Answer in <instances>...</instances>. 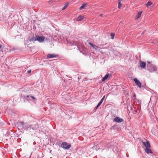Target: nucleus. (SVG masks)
I'll return each mask as SVG.
<instances>
[{
  "label": "nucleus",
  "instance_id": "f257e3e1",
  "mask_svg": "<svg viewBox=\"0 0 158 158\" xmlns=\"http://www.w3.org/2000/svg\"><path fill=\"white\" fill-rule=\"evenodd\" d=\"M71 146L70 144L67 143L66 142H63L61 144V147L64 149H69Z\"/></svg>",
  "mask_w": 158,
  "mask_h": 158
},
{
  "label": "nucleus",
  "instance_id": "f03ea898",
  "mask_svg": "<svg viewBox=\"0 0 158 158\" xmlns=\"http://www.w3.org/2000/svg\"><path fill=\"white\" fill-rule=\"evenodd\" d=\"M123 121V119L118 117H116L113 120L114 122H115L118 123H121Z\"/></svg>",
  "mask_w": 158,
  "mask_h": 158
},
{
  "label": "nucleus",
  "instance_id": "7ed1b4c3",
  "mask_svg": "<svg viewBox=\"0 0 158 158\" xmlns=\"http://www.w3.org/2000/svg\"><path fill=\"white\" fill-rule=\"evenodd\" d=\"M36 37L37 41L40 43L43 42L45 40V37L44 36H36Z\"/></svg>",
  "mask_w": 158,
  "mask_h": 158
},
{
  "label": "nucleus",
  "instance_id": "20e7f679",
  "mask_svg": "<svg viewBox=\"0 0 158 158\" xmlns=\"http://www.w3.org/2000/svg\"><path fill=\"white\" fill-rule=\"evenodd\" d=\"M58 55L54 54H48L47 55V57L48 58H52L57 57Z\"/></svg>",
  "mask_w": 158,
  "mask_h": 158
},
{
  "label": "nucleus",
  "instance_id": "39448f33",
  "mask_svg": "<svg viewBox=\"0 0 158 158\" xmlns=\"http://www.w3.org/2000/svg\"><path fill=\"white\" fill-rule=\"evenodd\" d=\"M134 80L135 81V83L139 87V88L141 87V84L140 82L137 78H135L134 79Z\"/></svg>",
  "mask_w": 158,
  "mask_h": 158
},
{
  "label": "nucleus",
  "instance_id": "423d86ee",
  "mask_svg": "<svg viewBox=\"0 0 158 158\" xmlns=\"http://www.w3.org/2000/svg\"><path fill=\"white\" fill-rule=\"evenodd\" d=\"M140 67L143 69H145L146 66V63L145 62L140 61L139 62Z\"/></svg>",
  "mask_w": 158,
  "mask_h": 158
},
{
  "label": "nucleus",
  "instance_id": "0eeeda50",
  "mask_svg": "<svg viewBox=\"0 0 158 158\" xmlns=\"http://www.w3.org/2000/svg\"><path fill=\"white\" fill-rule=\"evenodd\" d=\"M143 145L146 148L148 147H150V144L148 141H147L146 142H143Z\"/></svg>",
  "mask_w": 158,
  "mask_h": 158
},
{
  "label": "nucleus",
  "instance_id": "6e6552de",
  "mask_svg": "<svg viewBox=\"0 0 158 158\" xmlns=\"http://www.w3.org/2000/svg\"><path fill=\"white\" fill-rule=\"evenodd\" d=\"M84 18V16L82 15H79V16L77 20L76 21H81Z\"/></svg>",
  "mask_w": 158,
  "mask_h": 158
},
{
  "label": "nucleus",
  "instance_id": "1a4fd4ad",
  "mask_svg": "<svg viewBox=\"0 0 158 158\" xmlns=\"http://www.w3.org/2000/svg\"><path fill=\"white\" fill-rule=\"evenodd\" d=\"M142 13V11L139 12L136 16L135 19H138L139 18L141 17Z\"/></svg>",
  "mask_w": 158,
  "mask_h": 158
},
{
  "label": "nucleus",
  "instance_id": "9d476101",
  "mask_svg": "<svg viewBox=\"0 0 158 158\" xmlns=\"http://www.w3.org/2000/svg\"><path fill=\"white\" fill-rule=\"evenodd\" d=\"M109 76H110L109 74V73L106 74V75L104 77H103V78H102V81H104L106 80L108 77Z\"/></svg>",
  "mask_w": 158,
  "mask_h": 158
},
{
  "label": "nucleus",
  "instance_id": "9b49d317",
  "mask_svg": "<svg viewBox=\"0 0 158 158\" xmlns=\"http://www.w3.org/2000/svg\"><path fill=\"white\" fill-rule=\"evenodd\" d=\"M145 152H146L148 153H152L151 150L150 149L148 148H146L145 149Z\"/></svg>",
  "mask_w": 158,
  "mask_h": 158
},
{
  "label": "nucleus",
  "instance_id": "f8f14e48",
  "mask_svg": "<svg viewBox=\"0 0 158 158\" xmlns=\"http://www.w3.org/2000/svg\"><path fill=\"white\" fill-rule=\"evenodd\" d=\"M133 97L134 98L133 99L134 102H136L138 103H139V100L136 99V95L135 94H134L133 95Z\"/></svg>",
  "mask_w": 158,
  "mask_h": 158
},
{
  "label": "nucleus",
  "instance_id": "ddd939ff",
  "mask_svg": "<svg viewBox=\"0 0 158 158\" xmlns=\"http://www.w3.org/2000/svg\"><path fill=\"white\" fill-rule=\"evenodd\" d=\"M87 4L85 3L83 4L79 8L80 10H82L86 6Z\"/></svg>",
  "mask_w": 158,
  "mask_h": 158
},
{
  "label": "nucleus",
  "instance_id": "4468645a",
  "mask_svg": "<svg viewBox=\"0 0 158 158\" xmlns=\"http://www.w3.org/2000/svg\"><path fill=\"white\" fill-rule=\"evenodd\" d=\"M36 41H37L36 37H32L29 40L30 42H33Z\"/></svg>",
  "mask_w": 158,
  "mask_h": 158
},
{
  "label": "nucleus",
  "instance_id": "2eb2a0df",
  "mask_svg": "<svg viewBox=\"0 0 158 158\" xmlns=\"http://www.w3.org/2000/svg\"><path fill=\"white\" fill-rule=\"evenodd\" d=\"M152 2H151L150 1H148L147 3L145 5L146 6L148 7L149 6H151V5H152Z\"/></svg>",
  "mask_w": 158,
  "mask_h": 158
},
{
  "label": "nucleus",
  "instance_id": "dca6fc26",
  "mask_svg": "<svg viewBox=\"0 0 158 158\" xmlns=\"http://www.w3.org/2000/svg\"><path fill=\"white\" fill-rule=\"evenodd\" d=\"M69 5V3H66L65 5L64 6V7H63V8L62 9V10H64Z\"/></svg>",
  "mask_w": 158,
  "mask_h": 158
},
{
  "label": "nucleus",
  "instance_id": "f3484780",
  "mask_svg": "<svg viewBox=\"0 0 158 158\" xmlns=\"http://www.w3.org/2000/svg\"><path fill=\"white\" fill-rule=\"evenodd\" d=\"M110 36H111V39H113L114 38V34L113 33H112L110 34Z\"/></svg>",
  "mask_w": 158,
  "mask_h": 158
},
{
  "label": "nucleus",
  "instance_id": "a211bd4d",
  "mask_svg": "<svg viewBox=\"0 0 158 158\" xmlns=\"http://www.w3.org/2000/svg\"><path fill=\"white\" fill-rule=\"evenodd\" d=\"M93 48H94L96 50H97L98 48H99V47H98V46L96 45H94L93 47Z\"/></svg>",
  "mask_w": 158,
  "mask_h": 158
},
{
  "label": "nucleus",
  "instance_id": "6ab92c4d",
  "mask_svg": "<svg viewBox=\"0 0 158 158\" xmlns=\"http://www.w3.org/2000/svg\"><path fill=\"white\" fill-rule=\"evenodd\" d=\"M121 5H122V4L121 3V2H118V8H119V9L120 8Z\"/></svg>",
  "mask_w": 158,
  "mask_h": 158
},
{
  "label": "nucleus",
  "instance_id": "aec40b11",
  "mask_svg": "<svg viewBox=\"0 0 158 158\" xmlns=\"http://www.w3.org/2000/svg\"><path fill=\"white\" fill-rule=\"evenodd\" d=\"M102 103V102H101L100 101L98 104V106H99Z\"/></svg>",
  "mask_w": 158,
  "mask_h": 158
},
{
  "label": "nucleus",
  "instance_id": "412c9836",
  "mask_svg": "<svg viewBox=\"0 0 158 158\" xmlns=\"http://www.w3.org/2000/svg\"><path fill=\"white\" fill-rule=\"evenodd\" d=\"M89 44L91 46V47H92V48H93V47L94 44H92V43H89Z\"/></svg>",
  "mask_w": 158,
  "mask_h": 158
},
{
  "label": "nucleus",
  "instance_id": "4be33fe9",
  "mask_svg": "<svg viewBox=\"0 0 158 158\" xmlns=\"http://www.w3.org/2000/svg\"><path fill=\"white\" fill-rule=\"evenodd\" d=\"M89 44L91 46V47H92V48H93V47L94 44H92V43H89Z\"/></svg>",
  "mask_w": 158,
  "mask_h": 158
},
{
  "label": "nucleus",
  "instance_id": "5701e85b",
  "mask_svg": "<svg viewBox=\"0 0 158 158\" xmlns=\"http://www.w3.org/2000/svg\"><path fill=\"white\" fill-rule=\"evenodd\" d=\"M31 70H28L27 71V73H31Z\"/></svg>",
  "mask_w": 158,
  "mask_h": 158
},
{
  "label": "nucleus",
  "instance_id": "b1692460",
  "mask_svg": "<svg viewBox=\"0 0 158 158\" xmlns=\"http://www.w3.org/2000/svg\"><path fill=\"white\" fill-rule=\"evenodd\" d=\"M31 98H32L33 99H35V98H34V97H33V96H31Z\"/></svg>",
  "mask_w": 158,
  "mask_h": 158
},
{
  "label": "nucleus",
  "instance_id": "393cba45",
  "mask_svg": "<svg viewBox=\"0 0 158 158\" xmlns=\"http://www.w3.org/2000/svg\"><path fill=\"white\" fill-rule=\"evenodd\" d=\"M105 96H104L102 98V99H103V100H104V98H105Z\"/></svg>",
  "mask_w": 158,
  "mask_h": 158
},
{
  "label": "nucleus",
  "instance_id": "a878e982",
  "mask_svg": "<svg viewBox=\"0 0 158 158\" xmlns=\"http://www.w3.org/2000/svg\"><path fill=\"white\" fill-rule=\"evenodd\" d=\"M122 1V0H118V2H121Z\"/></svg>",
  "mask_w": 158,
  "mask_h": 158
},
{
  "label": "nucleus",
  "instance_id": "bb28decb",
  "mask_svg": "<svg viewBox=\"0 0 158 158\" xmlns=\"http://www.w3.org/2000/svg\"><path fill=\"white\" fill-rule=\"evenodd\" d=\"M20 123L22 125H23L24 124V122H21Z\"/></svg>",
  "mask_w": 158,
  "mask_h": 158
},
{
  "label": "nucleus",
  "instance_id": "cd10ccee",
  "mask_svg": "<svg viewBox=\"0 0 158 158\" xmlns=\"http://www.w3.org/2000/svg\"><path fill=\"white\" fill-rule=\"evenodd\" d=\"M99 106H98V105L95 108V110H96Z\"/></svg>",
  "mask_w": 158,
  "mask_h": 158
},
{
  "label": "nucleus",
  "instance_id": "c85d7f7f",
  "mask_svg": "<svg viewBox=\"0 0 158 158\" xmlns=\"http://www.w3.org/2000/svg\"><path fill=\"white\" fill-rule=\"evenodd\" d=\"M99 16L102 17V14H101V15H99Z\"/></svg>",
  "mask_w": 158,
  "mask_h": 158
},
{
  "label": "nucleus",
  "instance_id": "c756f323",
  "mask_svg": "<svg viewBox=\"0 0 158 158\" xmlns=\"http://www.w3.org/2000/svg\"><path fill=\"white\" fill-rule=\"evenodd\" d=\"M103 99H101V101H100L101 102H103Z\"/></svg>",
  "mask_w": 158,
  "mask_h": 158
},
{
  "label": "nucleus",
  "instance_id": "7c9ffc66",
  "mask_svg": "<svg viewBox=\"0 0 158 158\" xmlns=\"http://www.w3.org/2000/svg\"><path fill=\"white\" fill-rule=\"evenodd\" d=\"M2 45H0V49L2 48Z\"/></svg>",
  "mask_w": 158,
  "mask_h": 158
},
{
  "label": "nucleus",
  "instance_id": "2f4dec72",
  "mask_svg": "<svg viewBox=\"0 0 158 158\" xmlns=\"http://www.w3.org/2000/svg\"><path fill=\"white\" fill-rule=\"evenodd\" d=\"M28 97H29V96L28 95L27 96V97L28 98Z\"/></svg>",
  "mask_w": 158,
  "mask_h": 158
},
{
  "label": "nucleus",
  "instance_id": "473e14b6",
  "mask_svg": "<svg viewBox=\"0 0 158 158\" xmlns=\"http://www.w3.org/2000/svg\"><path fill=\"white\" fill-rule=\"evenodd\" d=\"M148 62V63H150L149 62Z\"/></svg>",
  "mask_w": 158,
  "mask_h": 158
}]
</instances>
